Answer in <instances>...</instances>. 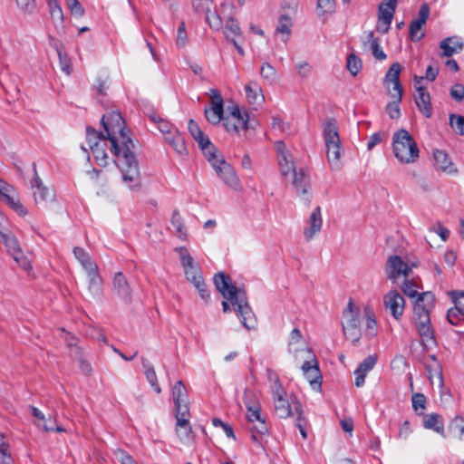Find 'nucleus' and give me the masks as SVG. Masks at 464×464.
Returning a JSON list of instances; mask_svg holds the SVG:
<instances>
[{
  "label": "nucleus",
  "mask_w": 464,
  "mask_h": 464,
  "mask_svg": "<svg viewBox=\"0 0 464 464\" xmlns=\"http://www.w3.org/2000/svg\"><path fill=\"white\" fill-rule=\"evenodd\" d=\"M101 123L111 141V150L117 159L123 183L131 190H139L141 188L139 162L124 119L119 111H111L102 117Z\"/></svg>",
  "instance_id": "obj_1"
},
{
  "label": "nucleus",
  "mask_w": 464,
  "mask_h": 464,
  "mask_svg": "<svg viewBox=\"0 0 464 464\" xmlns=\"http://www.w3.org/2000/svg\"><path fill=\"white\" fill-rule=\"evenodd\" d=\"M213 282L216 289L222 295L224 301L222 302V308L224 313L231 311L229 303L236 305L235 309L242 324L247 329H254L256 325V318L250 307L246 293L242 288H237L231 283L229 275L224 272L217 273L213 277Z\"/></svg>",
  "instance_id": "obj_2"
},
{
  "label": "nucleus",
  "mask_w": 464,
  "mask_h": 464,
  "mask_svg": "<svg viewBox=\"0 0 464 464\" xmlns=\"http://www.w3.org/2000/svg\"><path fill=\"white\" fill-rule=\"evenodd\" d=\"M435 297L431 292H423L418 295L413 305V319L420 337L433 340L434 333L430 325V313L434 307Z\"/></svg>",
  "instance_id": "obj_3"
},
{
  "label": "nucleus",
  "mask_w": 464,
  "mask_h": 464,
  "mask_svg": "<svg viewBox=\"0 0 464 464\" xmlns=\"http://www.w3.org/2000/svg\"><path fill=\"white\" fill-rule=\"evenodd\" d=\"M392 150L395 158L404 164L414 163L420 157L416 141L405 129H401L393 134Z\"/></svg>",
  "instance_id": "obj_4"
},
{
  "label": "nucleus",
  "mask_w": 464,
  "mask_h": 464,
  "mask_svg": "<svg viewBox=\"0 0 464 464\" xmlns=\"http://www.w3.org/2000/svg\"><path fill=\"white\" fill-rule=\"evenodd\" d=\"M73 254L88 275V290L91 295L92 297H100L102 294V280L99 275L98 266L92 260L89 254L82 247L75 246L73 248Z\"/></svg>",
  "instance_id": "obj_5"
},
{
  "label": "nucleus",
  "mask_w": 464,
  "mask_h": 464,
  "mask_svg": "<svg viewBox=\"0 0 464 464\" xmlns=\"http://www.w3.org/2000/svg\"><path fill=\"white\" fill-rule=\"evenodd\" d=\"M360 316V307L354 304L353 299H350L343 312V331L345 337L353 344L359 342L362 335Z\"/></svg>",
  "instance_id": "obj_6"
},
{
  "label": "nucleus",
  "mask_w": 464,
  "mask_h": 464,
  "mask_svg": "<svg viewBox=\"0 0 464 464\" xmlns=\"http://www.w3.org/2000/svg\"><path fill=\"white\" fill-rule=\"evenodd\" d=\"M326 155L332 169L340 168L341 141L334 121H328L324 130Z\"/></svg>",
  "instance_id": "obj_7"
},
{
  "label": "nucleus",
  "mask_w": 464,
  "mask_h": 464,
  "mask_svg": "<svg viewBox=\"0 0 464 464\" xmlns=\"http://www.w3.org/2000/svg\"><path fill=\"white\" fill-rule=\"evenodd\" d=\"M208 162L211 164L213 169L216 170L219 178L229 187L237 188L239 185V180L231 167L228 164L223 155L219 153H214L213 159L208 158Z\"/></svg>",
  "instance_id": "obj_8"
},
{
  "label": "nucleus",
  "mask_w": 464,
  "mask_h": 464,
  "mask_svg": "<svg viewBox=\"0 0 464 464\" xmlns=\"http://www.w3.org/2000/svg\"><path fill=\"white\" fill-rule=\"evenodd\" d=\"M34 178L31 181L34 199L36 205H46L55 200L54 190L46 187L38 176L36 164L33 163Z\"/></svg>",
  "instance_id": "obj_9"
},
{
  "label": "nucleus",
  "mask_w": 464,
  "mask_h": 464,
  "mask_svg": "<svg viewBox=\"0 0 464 464\" xmlns=\"http://www.w3.org/2000/svg\"><path fill=\"white\" fill-rule=\"evenodd\" d=\"M188 128L192 138L198 142L204 156L207 159H213L214 153H218V150L210 141L208 137L200 130L198 124L194 120H189Z\"/></svg>",
  "instance_id": "obj_10"
},
{
  "label": "nucleus",
  "mask_w": 464,
  "mask_h": 464,
  "mask_svg": "<svg viewBox=\"0 0 464 464\" xmlns=\"http://www.w3.org/2000/svg\"><path fill=\"white\" fill-rule=\"evenodd\" d=\"M227 111L229 115L223 119L227 131L238 133L241 129H247V115H244L237 104L228 106Z\"/></svg>",
  "instance_id": "obj_11"
},
{
  "label": "nucleus",
  "mask_w": 464,
  "mask_h": 464,
  "mask_svg": "<svg viewBox=\"0 0 464 464\" xmlns=\"http://www.w3.org/2000/svg\"><path fill=\"white\" fill-rule=\"evenodd\" d=\"M385 273L389 280L396 282L401 276L409 277L411 268L401 256L394 255L388 258L385 265Z\"/></svg>",
  "instance_id": "obj_12"
},
{
  "label": "nucleus",
  "mask_w": 464,
  "mask_h": 464,
  "mask_svg": "<svg viewBox=\"0 0 464 464\" xmlns=\"http://www.w3.org/2000/svg\"><path fill=\"white\" fill-rule=\"evenodd\" d=\"M383 304L394 319L400 320L404 312L405 300L397 290H392L383 296Z\"/></svg>",
  "instance_id": "obj_13"
},
{
  "label": "nucleus",
  "mask_w": 464,
  "mask_h": 464,
  "mask_svg": "<svg viewBox=\"0 0 464 464\" xmlns=\"http://www.w3.org/2000/svg\"><path fill=\"white\" fill-rule=\"evenodd\" d=\"M210 92L212 93V106L210 108H205L204 113L209 123L217 125L224 119L223 98L217 90L211 89Z\"/></svg>",
  "instance_id": "obj_14"
},
{
  "label": "nucleus",
  "mask_w": 464,
  "mask_h": 464,
  "mask_svg": "<svg viewBox=\"0 0 464 464\" xmlns=\"http://www.w3.org/2000/svg\"><path fill=\"white\" fill-rule=\"evenodd\" d=\"M272 393L275 403V411L279 418H287L296 414L294 409V402L296 401L290 402L285 399V397L286 392L285 390H280V392Z\"/></svg>",
  "instance_id": "obj_15"
},
{
  "label": "nucleus",
  "mask_w": 464,
  "mask_h": 464,
  "mask_svg": "<svg viewBox=\"0 0 464 464\" xmlns=\"http://www.w3.org/2000/svg\"><path fill=\"white\" fill-rule=\"evenodd\" d=\"M113 291L126 304L132 300L131 287L121 272H117L113 276Z\"/></svg>",
  "instance_id": "obj_16"
},
{
  "label": "nucleus",
  "mask_w": 464,
  "mask_h": 464,
  "mask_svg": "<svg viewBox=\"0 0 464 464\" xmlns=\"http://www.w3.org/2000/svg\"><path fill=\"white\" fill-rule=\"evenodd\" d=\"M185 275L187 279L193 284L197 288L200 297L205 303H208L210 300V292L204 281L201 272L198 269H186Z\"/></svg>",
  "instance_id": "obj_17"
},
{
  "label": "nucleus",
  "mask_w": 464,
  "mask_h": 464,
  "mask_svg": "<svg viewBox=\"0 0 464 464\" xmlns=\"http://www.w3.org/2000/svg\"><path fill=\"white\" fill-rule=\"evenodd\" d=\"M401 72V66L397 62L393 63L388 69L383 79V83L386 86L388 92L391 91L390 85L392 84V89L396 93H403V88L400 82Z\"/></svg>",
  "instance_id": "obj_18"
},
{
  "label": "nucleus",
  "mask_w": 464,
  "mask_h": 464,
  "mask_svg": "<svg viewBox=\"0 0 464 464\" xmlns=\"http://www.w3.org/2000/svg\"><path fill=\"white\" fill-rule=\"evenodd\" d=\"M302 370L313 389L319 390L321 388L322 375L316 359L305 361L302 365Z\"/></svg>",
  "instance_id": "obj_19"
},
{
  "label": "nucleus",
  "mask_w": 464,
  "mask_h": 464,
  "mask_svg": "<svg viewBox=\"0 0 464 464\" xmlns=\"http://www.w3.org/2000/svg\"><path fill=\"white\" fill-rule=\"evenodd\" d=\"M378 360L377 354L367 356L354 371L355 386L362 387L364 384L367 373L374 367Z\"/></svg>",
  "instance_id": "obj_20"
},
{
  "label": "nucleus",
  "mask_w": 464,
  "mask_h": 464,
  "mask_svg": "<svg viewBox=\"0 0 464 464\" xmlns=\"http://www.w3.org/2000/svg\"><path fill=\"white\" fill-rule=\"evenodd\" d=\"M415 103L420 111L426 117L430 118L432 115V106L430 103V96L427 89L423 86L417 87V95L415 96Z\"/></svg>",
  "instance_id": "obj_21"
},
{
  "label": "nucleus",
  "mask_w": 464,
  "mask_h": 464,
  "mask_svg": "<svg viewBox=\"0 0 464 464\" xmlns=\"http://www.w3.org/2000/svg\"><path fill=\"white\" fill-rule=\"evenodd\" d=\"M293 173L292 184L300 195H304L308 192L310 188V178L304 169L301 168L298 170L296 168L291 171Z\"/></svg>",
  "instance_id": "obj_22"
},
{
  "label": "nucleus",
  "mask_w": 464,
  "mask_h": 464,
  "mask_svg": "<svg viewBox=\"0 0 464 464\" xmlns=\"http://www.w3.org/2000/svg\"><path fill=\"white\" fill-rule=\"evenodd\" d=\"M225 36L227 41H230L233 43L234 46L237 50L238 53L240 55H244V50L241 47V45L238 44V43L236 40V36H240L241 30L239 27L238 23L234 18H229L227 21L225 31H224Z\"/></svg>",
  "instance_id": "obj_23"
},
{
  "label": "nucleus",
  "mask_w": 464,
  "mask_h": 464,
  "mask_svg": "<svg viewBox=\"0 0 464 464\" xmlns=\"http://www.w3.org/2000/svg\"><path fill=\"white\" fill-rule=\"evenodd\" d=\"M440 47L443 50V56L450 57L463 49L464 43L460 37L451 36L443 39L440 43Z\"/></svg>",
  "instance_id": "obj_24"
},
{
  "label": "nucleus",
  "mask_w": 464,
  "mask_h": 464,
  "mask_svg": "<svg viewBox=\"0 0 464 464\" xmlns=\"http://www.w3.org/2000/svg\"><path fill=\"white\" fill-rule=\"evenodd\" d=\"M322 223L323 220L321 216V208L318 206L314 209L309 218L310 227L304 229V231L305 239L307 241L311 240L314 235L321 230Z\"/></svg>",
  "instance_id": "obj_25"
},
{
  "label": "nucleus",
  "mask_w": 464,
  "mask_h": 464,
  "mask_svg": "<svg viewBox=\"0 0 464 464\" xmlns=\"http://www.w3.org/2000/svg\"><path fill=\"white\" fill-rule=\"evenodd\" d=\"M246 96L250 104L261 105L265 102L261 87L256 82H250L245 86Z\"/></svg>",
  "instance_id": "obj_26"
},
{
  "label": "nucleus",
  "mask_w": 464,
  "mask_h": 464,
  "mask_svg": "<svg viewBox=\"0 0 464 464\" xmlns=\"http://www.w3.org/2000/svg\"><path fill=\"white\" fill-rule=\"evenodd\" d=\"M165 140L169 143L176 153L179 156L188 154V149L185 144L184 137L179 132L177 129H173V133L165 136Z\"/></svg>",
  "instance_id": "obj_27"
},
{
  "label": "nucleus",
  "mask_w": 464,
  "mask_h": 464,
  "mask_svg": "<svg viewBox=\"0 0 464 464\" xmlns=\"http://www.w3.org/2000/svg\"><path fill=\"white\" fill-rule=\"evenodd\" d=\"M0 241L5 246L7 252L12 255H17L22 249L16 237L12 233L10 228L5 229L0 234Z\"/></svg>",
  "instance_id": "obj_28"
},
{
  "label": "nucleus",
  "mask_w": 464,
  "mask_h": 464,
  "mask_svg": "<svg viewBox=\"0 0 464 464\" xmlns=\"http://www.w3.org/2000/svg\"><path fill=\"white\" fill-rule=\"evenodd\" d=\"M423 426L426 429L433 430L437 433L445 436L444 424L441 416L438 413H431L425 417Z\"/></svg>",
  "instance_id": "obj_29"
},
{
  "label": "nucleus",
  "mask_w": 464,
  "mask_h": 464,
  "mask_svg": "<svg viewBox=\"0 0 464 464\" xmlns=\"http://www.w3.org/2000/svg\"><path fill=\"white\" fill-rule=\"evenodd\" d=\"M434 165L437 169L441 171H448L451 173L452 163L448 154L444 150H436L433 152Z\"/></svg>",
  "instance_id": "obj_30"
},
{
  "label": "nucleus",
  "mask_w": 464,
  "mask_h": 464,
  "mask_svg": "<svg viewBox=\"0 0 464 464\" xmlns=\"http://www.w3.org/2000/svg\"><path fill=\"white\" fill-rule=\"evenodd\" d=\"M141 362L148 382L150 383V385L157 393H160L161 389L158 383L157 374L153 365L150 362L148 359L143 357L141 358Z\"/></svg>",
  "instance_id": "obj_31"
},
{
  "label": "nucleus",
  "mask_w": 464,
  "mask_h": 464,
  "mask_svg": "<svg viewBox=\"0 0 464 464\" xmlns=\"http://www.w3.org/2000/svg\"><path fill=\"white\" fill-rule=\"evenodd\" d=\"M389 94L395 100L386 105L385 111L391 119H399L401 117L399 105L401 102L402 93H392V91H389Z\"/></svg>",
  "instance_id": "obj_32"
},
{
  "label": "nucleus",
  "mask_w": 464,
  "mask_h": 464,
  "mask_svg": "<svg viewBox=\"0 0 464 464\" xmlns=\"http://www.w3.org/2000/svg\"><path fill=\"white\" fill-rule=\"evenodd\" d=\"M107 140L103 139L102 143H94L91 150L95 158L97 164L105 166L107 164L108 156L106 153Z\"/></svg>",
  "instance_id": "obj_33"
},
{
  "label": "nucleus",
  "mask_w": 464,
  "mask_h": 464,
  "mask_svg": "<svg viewBox=\"0 0 464 464\" xmlns=\"http://www.w3.org/2000/svg\"><path fill=\"white\" fill-rule=\"evenodd\" d=\"M335 11L334 0H317L316 14L319 17L325 20L329 15Z\"/></svg>",
  "instance_id": "obj_34"
},
{
  "label": "nucleus",
  "mask_w": 464,
  "mask_h": 464,
  "mask_svg": "<svg viewBox=\"0 0 464 464\" xmlns=\"http://www.w3.org/2000/svg\"><path fill=\"white\" fill-rule=\"evenodd\" d=\"M363 311L366 318L365 334L369 337L375 336L377 334V325L373 310L369 305H366Z\"/></svg>",
  "instance_id": "obj_35"
},
{
  "label": "nucleus",
  "mask_w": 464,
  "mask_h": 464,
  "mask_svg": "<svg viewBox=\"0 0 464 464\" xmlns=\"http://www.w3.org/2000/svg\"><path fill=\"white\" fill-rule=\"evenodd\" d=\"M395 10L396 8L387 7L384 5H379V20L386 25V28L382 31V33L388 32L392 22Z\"/></svg>",
  "instance_id": "obj_36"
},
{
  "label": "nucleus",
  "mask_w": 464,
  "mask_h": 464,
  "mask_svg": "<svg viewBox=\"0 0 464 464\" xmlns=\"http://www.w3.org/2000/svg\"><path fill=\"white\" fill-rule=\"evenodd\" d=\"M174 404L177 421H179V424H186V420H188L190 416L188 401H179Z\"/></svg>",
  "instance_id": "obj_37"
},
{
  "label": "nucleus",
  "mask_w": 464,
  "mask_h": 464,
  "mask_svg": "<svg viewBox=\"0 0 464 464\" xmlns=\"http://www.w3.org/2000/svg\"><path fill=\"white\" fill-rule=\"evenodd\" d=\"M278 165L283 177H285L295 169L292 155L290 153L279 156Z\"/></svg>",
  "instance_id": "obj_38"
},
{
  "label": "nucleus",
  "mask_w": 464,
  "mask_h": 464,
  "mask_svg": "<svg viewBox=\"0 0 464 464\" xmlns=\"http://www.w3.org/2000/svg\"><path fill=\"white\" fill-rule=\"evenodd\" d=\"M54 48L59 57L62 71L64 72L66 74H70L72 72L71 59L64 52L62 44L58 45L57 44H55Z\"/></svg>",
  "instance_id": "obj_39"
},
{
  "label": "nucleus",
  "mask_w": 464,
  "mask_h": 464,
  "mask_svg": "<svg viewBox=\"0 0 464 464\" xmlns=\"http://www.w3.org/2000/svg\"><path fill=\"white\" fill-rule=\"evenodd\" d=\"M172 398L174 403L179 401L188 402V395L182 381H178L174 384L172 388Z\"/></svg>",
  "instance_id": "obj_40"
},
{
  "label": "nucleus",
  "mask_w": 464,
  "mask_h": 464,
  "mask_svg": "<svg viewBox=\"0 0 464 464\" xmlns=\"http://www.w3.org/2000/svg\"><path fill=\"white\" fill-rule=\"evenodd\" d=\"M171 224L176 228L177 236L180 239L186 240L187 237H188V234H187V231H186L185 227H184L183 221H182V218H181V217L179 215V212L177 209H175L173 211V213H172Z\"/></svg>",
  "instance_id": "obj_41"
},
{
  "label": "nucleus",
  "mask_w": 464,
  "mask_h": 464,
  "mask_svg": "<svg viewBox=\"0 0 464 464\" xmlns=\"http://www.w3.org/2000/svg\"><path fill=\"white\" fill-rule=\"evenodd\" d=\"M447 319L452 325H459L464 323V309L461 307L450 308L447 313Z\"/></svg>",
  "instance_id": "obj_42"
},
{
  "label": "nucleus",
  "mask_w": 464,
  "mask_h": 464,
  "mask_svg": "<svg viewBox=\"0 0 464 464\" xmlns=\"http://www.w3.org/2000/svg\"><path fill=\"white\" fill-rule=\"evenodd\" d=\"M368 43L370 44V48L372 50V55L376 59H378V60H385L386 59L387 56L380 46L379 39L373 37L372 32H370L368 34Z\"/></svg>",
  "instance_id": "obj_43"
},
{
  "label": "nucleus",
  "mask_w": 464,
  "mask_h": 464,
  "mask_svg": "<svg viewBox=\"0 0 464 464\" xmlns=\"http://www.w3.org/2000/svg\"><path fill=\"white\" fill-rule=\"evenodd\" d=\"M418 288H420L418 284L413 279L409 280L408 277H405L404 282L401 286L402 293L410 298H417L418 295H420L417 291Z\"/></svg>",
  "instance_id": "obj_44"
},
{
  "label": "nucleus",
  "mask_w": 464,
  "mask_h": 464,
  "mask_svg": "<svg viewBox=\"0 0 464 464\" xmlns=\"http://www.w3.org/2000/svg\"><path fill=\"white\" fill-rule=\"evenodd\" d=\"M450 431L456 434L459 439L464 436V414L457 415L450 423Z\"/></svg>",
  "instance_id": "obj_45"
},
{
  "label": "nucleus",
  "mask_w": 464,
  "mask_h": 464,
  "mask_svg": "<svg viewBox=\"0 0 464 464\" xmlns=\"http://www.w3.org/2000/svg\"><path fill=\"white\" fill-rule=\"evenodd\" d=\"M294 409L297 415L295 425L299 429L300 433L303 436V438L305 439L307 437L306 430H305V420L304 417V411H303L302 406L299 401L294 402Z\"/></svg>",
  "instance_id": "obj_46"
},
{
  "label": "nucleus",
  "mask_w": 464,
  "mask_h": 464,
  "mask_svg": "<svg viewBox=\"0 0 464 464\" xmlns=\"http://www.w3.org/2000/svg\"><path fill=\"white\" fill-rule=\"evenodd\" d=\"M87 141L90 149L92 148L94 143H102L103 139L108 140L107 135L105 136L102 132H98L92 127L86 128Z\"/></svg>",
  "instance_id": "obj_47"
},
{
  "label": "nucleus",
  "mask_w": 464,
  "mask_h": 464,
  "mask_svg": "<svg viewBox=\"0 0 464 464\" xmlns=\"http://www.w3.org/2000/svg\"><path fill=\"white\" fill-rule=\"evenodd\" d=\"M176 432L182 441H188L191 439L192 428L189 424V420H186V424L176 423Z\"/></svg>",
  "instance_id": "obj_48"
},
{
  "label": "nucleus",
  "mask_w": 464,
  "mask_h": 464,
  "mask_svg": "<svg viewBox=\"0 0 464 464\" xmlns=\"http://www.w3.org/2000/svg\"><path fill=\"white\" fill-rule=\"evenodd\" d=\"M260 75L269 83H274L276 80V71L268 63H264L260 68Z\"/></svg>",
  "instance_id": "obj_49"
},
{
  "label": "nucleus",
  "mask_w": 464,
  "mask_h": 464,
  "mask_svg": "<svg viewBox=\"0 0 464 464\" xmlns=\"http://www.w3.org/2000/svg\"><path fill=\"white\" fill-rule=\"evenodd\" d=\"M243 401L246 410L253 409L254 407L260 405L256 393L249 389H246L244 391Z\"/></svg>",
  "instance_id": "obj_50"
},
{
  "label": "nucleus",
  "mask_w": 464,
  "mask_h": 464,
  "mask_svg": "<svg viewBox=\"0 0 464 464\" xmlns=\"http://www.w3.org/2000/svg\"><path fill=\"white\" fill-rule=\"evenodd\" d=\"M188 37L186 31L185 23L181 21L177 30L176 45L178 48H183L188 44Z\"/></svg>",
  "instance_id": "obj_51"
},
{
  "label": "nucleus",
  "mask_w": 464,
  "mask_h": 464,
  "mask_svg": "<svg viewBox=\"0 0 464 464\" xmlns=\"http://www.w3.org/2000/svg\"><path fill=\"white\" fill-rule=\"evenodd\" d=\"M291 18L286 14H281L276 27V33L289 35L291 33Z\"/></svg>",
  "instance_id": "obj_52"
},
{
  "label": "nucleus",
  "mask_w": 464,
  "mask_h": 464,
  "mask_svg": "<svg viewBox=\"0 0 464 464\" xmlns=\"http://www.w3.org/2000/svg\"><path fill=\"white\" fill-rule=\"evenodd\" d=\"M347 69L353 75H356L362 69L361 60L354 54H350L347 58Z\"/></svg>",
  "instance_id": "obj_53"
},
{
  "label": "nucleus",
  "mask_w": 464,
  "mask_h": 464,
  "mask_svg": "<svg viewBox=\"0 0 464 464\" xmlns=\"http://www.w3.org/2000/svg\"><path fill=\"white\" fill-rule=\"evenodd\" d=\"M50 14L54 21H63V14L61 6L55 0L49 1Z\"/></svg>",
  "instance_id": "obj_54"
},
{
  "label": "nucleus",
  "mask_w": 464,
  "mask_h": 464,
  "mask_svg": "<svg viewBox=\"0 0 464 464\" xmlns=\"http://www.w3.org/2000/svg\"><path fill=\"white\" fill-rule=\"evenodd\" d=\"M257 421V424H255L253 426V428H251L252 430H255L256 434H252L251 435V438L254 441L256 442H259L258 441V438H257V435H266L268 433V427L265 421V420L262 418L260 419V420H256Z\"/></svg>",
  "instance_id": "obj_55"
},
{
  "label": "nucleus",
  "mask_w": 464,
  "mask_h": 464,
  "mask_svg": "<svg viewBox=\"0 0 464 464\" xmlns=\"http://www.w3.org/2000/svg\"><path fill=\"white\" fill-rule=\"evenodd\" d=\"M113 455L115 459L121 462V464H138L131 455H130L128 452H126L123 450H116L113 452Z\"/></svg>",
  "instance_id": "obj_56"
},
{
  "label": "nucleus",
  "mask_w": 464,
  "mask_h": 464,
  "mask_svg": "<svg viewBox=\"0 0 464 464\" xmlns=\"http://www.w3.org/2000/svg\"><path fill=\"white\" fill-rule=\"evenodd\" d=\"M267 378L270 382H272V392H280V390H284L280 379L276 372L271 369L267 370Z\"/></svg>",
  "instance_id": "obj_57"
},
{
  "label": "nucleus",
  "mask_w": 464,
  "mask_h": 464,
  "mask_svg": "<svg viewBox=\"0 0 464 464\" xmlns=\"http://www.w3.org/2000/svg\"><path fill=\"white\" fill-rule=\"evenodd\" d=\"M12 256L14 260L18 264V266L24 271H29L32 269L31 262L27 256L24 255L22 249L20 250L19 254L12 255Z\"/></svg>",
  "instance_id": "obj_58"
},
{
  "label": "nucleus",
  "mask_w": 464,
  "mask_h": 464,
  "mask_svg": "<svg viewBox=\"0 0 464 464\" xmlns=\"http://www.w3.org/2000/svg\"><path fill=\"white\" fill-rule=\"evenodd\" d=\"M422 28V25L414 23L413 21L410 24L409 33H410V38L413 42H417L420 40L423 36V33H420Z\"/></svg>",
  "instance_id": "obj_59"
},
{
  "label": "nucleus",
  "mask_w": 464,
  "mask_h": 464,
  "mask_svg": "<svg viewBox=\"0 0 464 464\" xmlns=\"http://www.w3.org/2000/svg\"><path fill=\"white\" fill-rule=\"evenodd\" d=\"M212 0H193L192 5L197 13H208Z\"/></svg>",
  "instance_id": "obj_60"
},
{
  "label": "nucleus",
  "mask_w": 464,
  "mask_h": 464,
  "mask_svg": "<svg viewBox=\"0 0 464 464\" xmlns=\"http://www.w3.org/2000/svg\"><path fill=\"white\" fill-rule=\"evenodd\" d=\"M450 124L451 127L455 128L460 135H464V116L450 115Z\"/></svg>",
  "instance_id": "obj_61"
},
{
  "label": "nucleus",
  "mask_w": 464,
  "mask_h": 464,
  "mask_svg": "<svg viewBox=\"0 0 464 464\" xmlns=\"http://www.w3.org/2000/svg\"><path fill=\"white\" fill-rule=\"evenodd\" d=\"M206 20L208 21L209 26L215 30H219L222 26V21L219 15L216 13H206Z\"/></svg>",
  "instance_id": "obj_62"
},
{
  "label": "nucleus",
  "mask_w": 464,
  "mask_h": 464,
  "mask_svg": "<svg viewBox=\"0 0 464 464\" xmlns=\"http://www.w3.org/2000/svg\"><path fill=\"white\" fill-rule=\"evenodd\" d=\"M450 94L455 101L459 102H462L464 100V85L460 83H455L450 88Z\"/></svg>",
  "instance_id": "obj_63"
},
{
  "label": "nucleus",
  "mask_w": 464,
  "mask_h": 464,
  "mask_svg": "<svg viewBox=\"0 0 464 464\" xmlns=\"http://www.w3.org/2000/svg\"><path fill=\"white\" fill-rule=\"evenodd\" d=\"M430 15V7L427 4L421 5L419 10L418 18L412 20L414 23L419 24L420 25H424Z\"/></svg>",
  "instance_id": "obj_64"
}]
</instances>
